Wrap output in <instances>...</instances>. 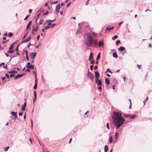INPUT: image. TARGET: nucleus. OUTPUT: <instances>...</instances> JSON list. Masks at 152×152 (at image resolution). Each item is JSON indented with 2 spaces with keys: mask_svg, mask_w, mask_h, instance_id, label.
Returning <instances> with one entry per match:
<instances>
[{
  "mask_svg": "<svg viewBox=\"0 0 152 152\" xmlns=\"http://www.w3.org/2000/svg\"><path fill=\"white\" fill-rule=\"evenodd\" d=\"M6 79V77H4L2 78V81H4V80Z\"/></svg>",
  "mask_w": 152,
  "mask_h": 152,
  "instance_id": "63",
  "label": "nucleus"
},
{
  "mask_svg": "<svg viewBox=\"0 0 152 152\" xmlns=\"http://www.w3.org/2000/svg\"><path fill=\"white\" fill-rule=\"evenodd\" d=\"M26 31H27V33L23 37V39H25L26 38V37L27 35V34L28 33V30H26Z\"/></svg>",
  "mask_w": 152,
  "mask_h": 152,
  "instance_id": "28",
  "label": "nucleus"
},
{
  "mask_svg": "<svg viewBox=\"0 0 152 152\" xmlns=\"http://www.w3.org/2000/svg\"><path fill=\"white\" fill-rule=\"evenodd\" d=\"M81 33V28H78L75 34H80Z\"/></svg>",
  "mask_w": 152,
  "mask_h": 152,
  "instance_id": "10",
  "label": "nucleus"
},
{
  "mask_svg": "<svg viewBox=\"0 0 152 152\" xmlns=\"http://www.w3.org/2000/svg\"><path fill=\"white\" fill-rule=\"evenodd\" d=\"M113 57L115 58H117L118 57V55L116 53H114L113 54Z\"/></svg>",
  "mask_w": 152,
  "mask_h": 152,
  "instance_id": "21",
  "label": "nucleus"
},
{
  "mask_svg": "<svg viewBox=\"0 0 152 152\" xmlns=\"http://www.w3.org/2000/svg\"><path fill=\"white\" fill-rule=\"evenodd\" d=\"M148 99V97H147L144 100V101H143V103L144 104V105H145V103H146V102Z\"/></svg>",
  "mask_w": 152,
  "mask_h": 152,
  "instance_id": "30",
  "label": "nucleus"
},
{
  "mask_svg": "<svg viewBox=\"0 0 152 152\" xmlns=\"http://www.w3.org/2000/svg\"><path fill=\"white\" fill-rule=\"evenodd\" d=\"M113 114L114 116H112V118L113 121L114 126L116 127V129H118L123 124L125 119L122 117L121 112H114Z\"/></svg>",
  "mask_w": 152,
  "mask_h": 152,
  "instance_id": "2",
  "label": "nucleus"
},
{
  "mask_svg": "<svg viewBox=\"0 0 152 152\" xmlns=\"http://www.w3.org/2000/svg\"><path fill=\"white\" fill-rule=\"evenodd\" d=\"M100 53H99L97 55L96 58V60H99L100 58Z\"/></svg>",
  "mask_w": 152,
  "mask_h": 152,
  "instance_id": "31",
  "label": "nucleus"
},
{
  "mask_svg": "<svg viewBox=\"0 0 152 152\" xmlns=\"http://www.w3.org/2000/svg\"><path fill=\"white\" fill-rule=\"evenodd\" d=\"M61 6L60 4H58L56 7V10L57 11V13H58L59 12V10L61 8Z\"/></svg>",
  "mask_w": 152,
  "mask_h": 152,
  "instance_id": "8",
  "label": "nucleus"
},
{
  "mask_svg": "<svg viewBox=\"0 0 152 152\" xmlns=\"http://www.w3.org/2000/svg\"><path fill=\"white\" fill-rule=\"evenodd\" d=\"M25 54H26V56L28 55V51L27 50H26L25 51Z\"/></svg>",
  "mask_w": 152,
  "mask_h": 152,
  "instance_id": "48",
  "label": "nucleus"
},
{
  "mask_svg": "<svg viewBox=\"0 0 152 152\" xmlns=\"http://www.w3.org/2000/svg\"><path fill=\"white\" fill-rule=\"evenodd\" d=\"M105 82L106 84L107 85H109L110 84V80L108 78L105 79Z\"/></svg>",
  "mask_w": 152,
  "mask_h": 152,
  "instance_id": "20",
  "label": "nucleus"
},
{
  "mask_svg": "<svg viewBox=\"0 0 152 152\" xmlns=\"http://www.w3.org/2000/svg\"><path fill=\"white\" fill-rule=\"evenodd\" d=\"M123 115H124L125 117H127L130 116V115L124 114Z\"/></svg>",
  "mask_w": 152,
  "mask_h": 152,
  "instance_id": "44",
  "label": "nucleus"
},
{
  "mask_svg": "<svg viewBox=\"0 0 152 152\" xmlns=\"http://www.w3.org/2000/svg\"><path fill=\"white\" fill-rule=\"evenodd\" d=\"M95 80H96L95 83H98V82L99 81V80L98 79V78H97V79L95 78Z\"/></svg>",
  "mask_w": 152,
  "mask_h": 152,
  "instance_id": "53",
  "label": "nucleus"
},
{
  "mask_svg": "<svg viewBox=\"0 0 152 152\" xmlns=\"http://www.w3.org/2000/svg\"><path fill=\"white\" fill-rule=\"evenodd\" d=\"M15 75H13V74H11L10 75V77H13Z\"/></svg>",
  "mask_w": 152,
  "mask_h": 152,
  "instance_id": "61",
  "label": "nucleus"
},
{
  "mask_svg": "<svg viewBox=\"0 0 152 152\" xmlns=\"http://www.w3.org/2000/svg\"><path fill=\"white\" fill-rule=\"evenodd\" d=\"M17 113V112H15L14 111H12L11 112L12 115L14 116Z\"/></svg>",
  "mask_w": 152,
  "mask_h": 152,
  "instance_id": "32",
  "label": "nucleus"
},
{
  "mask_svg": "<svg viewBox=\"0 0 152 152\" xmlns=\"http://www.w3.org/2000/svg\"><path fill=\"white\" fill-rule=\"evenodd\" d=\"M104 151L105 152H107L108 150V146L107 145H105L104 146Z\"/></svg>",
  "mask_w": 152,
  "mask_h": 152,
  "instance_id": "22",
  "label": "nucleus"
},
{
  "mask_svg": "<svg viewBox=\"0 0 152 152\" xmlns=\"http://www.w3.org/2000/svg\"><path fill=\"white\" fill-rule=\"evenodd\" d=\"M100 90V91H102V88L101 86H99L98 88Z\"/></svg>",
  "mask_w": 152,
  "mask_h": 152,
  "instance_id": "56",
  "label": "nucleus"
},
{
  "mask_svg": "<svg viewBox=\"0 0 152 152\" xmlns=\"http://www.w3.org/2000/svg\"><path fill=\"white\" fill-rule=\"evenodd\" d=\"M15 51L13 50H10L9 51H8L7 52V53H13Z\"/></svg>",
  "mask_w": 152,
  "mask_h": 152,
  "instance_id": "33",
  "label": "nucleus"
},
{
  "mask_svg": "<svg viewBox=\"0 0 152 152\" xmlns=\"http://www.w3.org/2000/svg\"><path fill=\"white\" fill-rule=\"evenodd\" d=\"M40 36L39 35L37 36V40H38L39 39Z\"/></svg>",
  "mask_w": 152,
  "mask_h": 152,
  "instance_id": "52",
  "label": "nucleus"
},
{
  "mask_svg": "<svg viewBox=\"0 0 152 152\" xmlns=\"http://www.w3.org/2000/svg\"><path fill=\"white\" fill-rule=\"evenodd\" d=\"M114 28V27H113L111 28H108V27H107L106 28V30H108V31H110L111 30H112L113 29V28Z\"/></svg>",
  "mask_w": 152,
  "mask_h": 152,
  "instance_id": "27",
  "label": "nucleus"
},
{
  "mask_svg": "<svg viewBox=\"0 0 152 152\" xmlns=\"http://www.w3.org/2000/svg\"><path fill=\"white\" fill-rule=\"evenodd\" d=\"M31 64L30 63L28 62L27 63V66H31Z\"/></svg>",
  "mask_w": 152,
  "mask_h": 152,
  "instance_id": "41",
  "label": "nucleus"
},
{
  "mask_svg": "<svg viewBox=\"0 0 152 152\" xmlns=\"http://www.w3.org/2000/svg\"><path fill=\"white\" fill-rule=\"evenodd\" d=\"M44 20H42V19H40L38 24H39L40 25L42 24L43 22H44Z\"/></svg>",
  "mask_w": 152,
  "mask_h": 152,
  "instance_id": "25",
  "label": "nucleus"
},
{
  "mask_svg": "<svg viewBox=\"0 0 152 152\" xmlns=\"http://www.w3.org/2000/svg\"><path fill=\"white\" fill-rule=\"evenodd\" d=\"M49 12L47 10L46 12L43 14V15H46Z\"/></svg>",
  "mask_w": 152,
  "mask_h": 152,
  "instance_id": "43",
  "label": "nucleus"
},
{
  "mask_svg": "<svg viewBox=\"0 0 152 152\" xmlns=\"http://www.w3.org/2000/svg\"><path fill=\"white\" fill-rule=\"evenodd\" d=\"M29 15H26V17L24 19V20H26V19L28 18V17H29Z\"/></svg>",
  "mask_w": 152,
  "mask_h": 152,
  "instance_id": "49",
  "label": "nucleus"
},
{
  "mask_svg": "<svg viewBox=\"0 0 152 152\" xmlns=\"http://www.w3.org/2000/svg\"><path fill=\"white\" fill-rule=\"evenodd\" d=\"M136 115L135 114H134L133 115H130V118H135L136 117Z\"/></svg>",
  "mask_w": 152,
  "mask_h": 152,
  "instance_id": "35",
  "label": "nucleus"
},
{
  "mask_svg": "<svg viewBox=\"0 0 152 152\" xmlns=\"http://www.w3.org/2000/svg\"><path fill=\"white\" fill-rule=\"evenodd\" d=\"M26 106V103L25 102L24 103V104H23L22 106V110L24 111L25 110Z\"/></svg>",
  "mask_w": 152,
  "mask_h": 152,
  "instance_id": "11",
  "label": "nucleus"
},
{
  "mask_svg": "<svg viewBox=\"0 0 152 152\" xmlns=\"http://www.w3.org/2000/svg\"><path fill=\"white\" fill-rule=\"evenodd\" d=\"M91 61L90 62V64H93L94 62H95V61L94 60H93V61Z\"/></svg>",
  "mask_w": 152,
  "mask_h": 152,
  "instance_id": "60",
  "label": "nucleus"
},
{
  "mask_svg": "<svg viewBox=\"0 0 152 152\" xmlns=\"http://www.w3.org/2000/svg\"><path fill=\"white\" fill-rule=\"evenodd\" d=\"M5 65V63H1L0 64V66H4Z\"/></svg>",
  "mask_w": 152,
  "mask_h": 152,
  "instance_id": "50",
  "label": "nucleus"
},
{
  "mask_svg": "<svg viewBox=\"0 0 152 152\" xmlns=\"http://www.w3.org/2000/svg\"><path fill=\"white\" fill-rule=\"evenodd\" d=\"M118 37V36L117 35H115L113 37H112V39L113 40H114L116 38H117Z\"/></svg>",
  "mask_w": 152,
  "mask_h": 152,
  "instance_id": "34",
  "label": "nucleus"
},
{
  "mask_svg": "<svg viewBox=\"0 0 152 152\" xmlns=\"http://www.w3.org/2000/svg\"><path fill=\"white\" fill-rule=\"evenodd\" d=\"M95 74L96 75L95 77V78H98L99 77V73L97 71H96L95 72Z\"/></svg>",
  "mask_w": 152,
  "mask_h": 152,
  "instance_id": "12",
  "label": "nucleus"
},
{
  "mask_svg": "<svg viewBox=\"0 0 152 152\" xmlns=\"http://www.w3.org/2000/svg\"><path fill=\"white\" fill-rule=\"evenodd\" d=\"M32 45V44H31L30 42H29V44H28V45H27L28 47L29 48V45Z\"/></svg>",
  "mask_w": 152,
  "mask_h": 152,
  "instance_id": "54",
  "label": "nucleus"
},
{
  "mask_svg": "<svg viewBox=\"0 0 152 152\" xmlns=\"http://www.w3.org/2000/svg\"><path fill=\"white\" fill-rule=\"evenodd\" d=\"M15 43V42H13L10 45V46L9 48V49L10 50H11L13 48L14 45Z\"/></svg>",
  "mask_w": 152,
  "mask_h": 152,
  "instance_id": "19",
  "label": "nucleus"
},
{
  "mask_svg": "<svg viewBox=\"0 0 152 152\" xmlns=\"http://www.w3.org/2000/svg\"><path fill=\"white\" fill-rule=\"evenodd\" d=\"M48 23V26H46L45 27V29L46 30L48 29L49 28H50V26L52 25V23Z\"/></svg>",
  "mask_w": 152,
  "mask_h": 152,
  "instance_id": "14",
  "label": "nucleus"
},
{
  "mask_svg": "<svg viewBox=\"0 0 152 152\" xmlns=\"http://www.w3.org/2000/svg\"><path fill=\"white\" fill-rule=\"evenodd\" d=\"M63 10H61V11H60V14L61 15H62L63 14Z\"/></svg>",
  "mask_w": 152,
  "mask_h": 152,
  "instance_id": "59",
  "label": "nucleus"
},
{
  "mask_svg": "<svg viewBox=\"0 0 152 152\" xmlns=\"http://www.w3.org/2000/svg\"><path fill=\"white\" fill-rule=\"evenodd\" d=\"M93 53H90L89 59L90 61H92L93 59Z\"/></svg>",
  "mask_w": 152,
  "mask_h": 152,
  "instance_id": "16",
  "label": "nucleus"
},
{
  "mask_svg": "<svg viewBox=\"0 0 152 152\" xmlns=\"http://www.w3.org/2000/svg\"><path fill=\"white\" fill-rule=\"evenodd\" d=\"M25 74H18L16 76H15L14 78L15 80L18 79L19 78L22 77L23 76H24Z\"/></svg>",
  "mask_w": 152,
  "mask_h": 152,
  "instance_id": "5",
  "label": "nucleus"
},
{
  "mask_svg": "<svg viewBox=\"0 0 152 152\" xmlns=\"http://www.w3.org/2000/svg\"><path fill=\"white\" fill-rule=\"evenodd\" d=\"M96 36L94 32L88 33L84 35V44L88 47H97L98 41L97 39H94L93 37Z\"/></svg>",
  "mask_w": 152,
  "mask_h": 152,
  "instance_id": "1",
  "label": "nucleus"
},
{
  "mask_svg": "<svg viewBox=\"0 0 152 152\" xmlns=\"http://www.w3.org/2000/svg\"><path fill=\"white\" fill-rule=\"evenodd\" d=\"M32 11V10L31 9H30L29 10V13H31Z\"/></svg>",
  "mask_w": 152,
  "mask_h": 152,
  "instance_id": "62",
  "label": "nucleus"
},
{
  "mask_svg": "<svg viewBox=\"0 0 152 152\" xmlns=\"http://www.w3.org/2000/svg\"><path fill=\"white\" fill-rule=\"evenodd\" d=\"M125 49V48L123 46H121L118 48V50L120 51H124Z\"/></svg>",
  "mask_w": 152,
  "mask_h": 152,
  "instance_id": "13",
  "label": "nucleus"
},
{
  "mask_svg": "<svg viewBox=\"0 0 152 152\" xmlns=\"http://www.w3.org/2000/svg\"><path fill=\"white\" fill-rule=\"evenodd\" d=\"M120 42V41L119 40H118L116 42L115 44L116 45H118Z\"/></svg>",
  "mask_w": 152,
  "mask_h": 152,
  "instance_id": "38",
  "label": "nucleus"
},
{
  "mask_svg": "<svg viewBox=\"0 0 152 152\" xmlns=\"http://www.w3.org/2000/svg\"><path fill=\"white\" fill-rule=\"evenodd\" d=\"M31 39V36H29L27 38H26V39L24 40L22 42H26L28 41H29Z\"/></svg>",
  "mask_w": 152,
  "mask_h": 152,
  "instance_id": "7",
  "label": "nucleus"
},
{
  "mask_svg": "<svg viewBox=\"0 0 152 152\" xmlns=\"http://www.w3.org/2000/svg\"><path fill=\"white\" fill-rule=\"evenodd\" d=\"M104 45V42L102 40L99 41L98 42V46L100 47L101 46L103 47Z\"/></svg>",
  "mask_w": 152,
  "mask_h": 152,
  "instance_id": "9",
  "label": "nucleus"
},
{
  "mask_svg": "<svg viewBox=\"0 0 152 152\" xmlns=\"http://www.w3.org/2000/svg\"><path fill=\"white\" fill-rule=\"evenodd\" d=\"M97 83L98 86H101L102 85V82L100 80H99Z\"/></svg>",
  "mask_w": 152,
  "mask_h": 152,
  "instance_id": "29",
  "label": "nucleus"
},
{
  "mask_svg": "<svg viewBox=\"0 0 152 152\" xmlns=\"http://www.w3.org/2000/svg\"><path fill=\"white\" fill-rule=\"evenodd\" d=\"M9 146H7L6 148H5L4 149V150L5 151H7L8 150V149L9 148Z\"/></svg>",
  "mask_w": 152,
  "mask_h": 152,
  "instance_id": "36",
  "label": "nucleus"
},
{
  "mask_svg": "<svg viewBox=\"0 0 152 152\" xmlns=\"http://www.w3.org/2000/svg\"><path fill=\"white\" fill-rule=\"evenodd\" d=\"M33 32H36L38 31L39 29V27L36 24H34L33 26Z\"/></svg>",
  "mask_w": 152,
  "mask_h": 152,
  "instance_id": "4",
  "label": "nucleus"
},
{
  "mask_svg": "<svg viewBox=\"0 0 152 152\" xmlns=\"http://www.w3.org/2000/svg\"><path fill=\"white\" fill-rule=\"evenodd\" d=\"M87 75L88 78L90 79L92 81L94 80V75L93 74L89 72V69L88 70Z\"/></svg>",
  "mask_w": 152,
  "mask_h": 152,
  "instance_id": "3",
  "label": "nucleus"
},
{
  "mask_svg": "<svg viewBox=\"0 0 152 152\" xmlns=\"http://www.w3.org/2000/svg\"><path fill=\"white\" fill-rule=\"evenodd\" d=\"M89 1V0H88L87 1L86 3V5L87 6L88 4L89 3L88 2Z\"/></svg>",
  "mask_w": 152,
  "mask_h": 152,
  "instance_id": "55",
  "label": "nucleus"
},
{
  "mask_svg": "<svg viewBox=\"0 0 152 152\" xmlns=\"http://www.w3.org/2000/svg\"><path fill=\"white\" fill-rule=\"evenodd\" d=\"M26 59L27 60H29V57L28 55L26 56Z\"/></svg>",
  "mask_w": 152,
  "mask_h": 152,
  "instance_id": "57",
  "label": "nucleus"
},
{
  "mask_svg": "<svg viewBox=\"0 0 152 152\" xmlns=\"http://www.w3.org/2000/svg\"><path fill=\"white\" fill-rule=\"evenodd\" d=\"M17 69L18 70H20L21 69L20 67H17Z\"/></svg>",
  "mask_w": 152,
  "mask_h": 152,
  "instance_id": "64",
  "label": "nucleus"
},
{
  "mask_svg": "<svg viewBox=\"0 0 152 152\" xmlns=\"http://www.w3.org/2000/svg\"><path fill=\"white\" fill-rule=\"evenodd\" d=\"M40 15V13H39L37 15L36 17L37 19H38L39 18V17Z\"/></svg>",
  "mask_w": 152,
  "mask_h": 152,
  "instance_id": "46",
  "label": "nucleus"
},
{
  "mask_svg": "<svg viewBox=\"0 0 152 152\" xmlns=\"http://www.w3.org/2000/svg\"><path fill=\"white\" fill-rule=\"evenodd\" d=\"M8 72L10 74H14L18 73V72L14 70H12Z\"/></svg>",
  "mask_w": 152,
  "mask_h": 152,
  "instance_id": "18",
  "label": "nucleus"
},
{
  "mask_svg": "<svg viewBox=\"0 0 152 152\" xmlns=\"http://www.w3.org/2000/svg\"><path fill=\"white\" fill-rule=\"evenodd\" d=\"M106 126H107V129H109V123H107V125H106Z\"/></svg>",
  "mask_w": 152,
  "mask_h": 152,
  "instance_id": "51",
  "label": "nucleus"
},
{
  "mask_svg": "<svg viewBox=\"0 0 152 152\" xmlns=\"http://www.w3.org/2000/svg\"><path fill=\"white\" fill-rule=\"evenodd\" d=\"M27 69L26 70V71H29V70L28 69V68H31L33 69L34 68V67H27Z\"/></svg>",
  "mask_w": 152,
  "mask_h": 152,
  "instance_id": "45",
  "label": "nucleus"
},
{
  "mask_svg": "<svg viewBox=\"0 0 152 152\" xmlns=\"http://www.w3.org/2000/svg\"><path fill=\"white\" fill-rule=\"evenodd\" d=\"M3 36H4L5 37H7L8 36V34L7 33H5L3 35Z\"/></svg>",
  "mask_w": 152,
  "mask_h": 152,
  "instance_id": "58",
  "label": "nucleus"
},
{
  "mask_svg": "<svg viewBox=\"0 0 152 152\" xmlns=\"http://www.w3.org/2000/svg\"><path fill=\"white\" fill-rule=\"evenodd\" d=\"M56 20V18L54 19L53 20H45V23H49V22H52Z\"/></svg>",
  "mask_w": 152,
  "mask_h": 152,
  "instance_id": "15",
  "label": "nucleus"
},
{
  "mask_svg": "<svg viewBox=\"0 0 152 152\" xmlns=\"http://www.w3.org/2000/svg\"><path fill=\"white\" fill-rule=\"evenodd\" d=\"M20 45V44L15 49V51L16 52H18V47Z\"/></svg>",
  "mask_w": 152,
  "mask_h": 152,
  "instance_id": "39",
  "label": "nucleus"
},
{
  "mask_svg": "<svg viewBox=\"0 0 152 152\" xmlns=\"http://www.w3.org/2000/svg\"><path fill=\"white\" fill-rule=\"evenodd\" d=\"M109 143H111L113 141V139L112 136L110 137L109 139Z\"/></svg>",
  "mask_w": 152,
  "mask_h": 152,
  "instance_id": "24",
  "label": "nucleus"
},
{
  "mask_svg": "<svg viewBox=\"0 0 152 152\" xmlns=\"http://www.w3.org/2000/svg\"><path fill=\"white\" fill-rule=\"evenodd\" d=\"M37 87V84L36 83L34 86V88L35 89H36Z\"/></svg>",
  "mask_w": 152,
  "mask_h": 152,
  "instance_id": "42",
  "label": "nucleus"
},
{
  "mask_svg": "<svg viewBox=\"0 0 152 152\" xmlns=\"http://www.w3.org/2000/svg\"><path fill=\"white\" fill-rule=\"evenodd\" d=\"M118 132H116L115 134V138L116 140L117 139L118 137Z\"/></svg>",
  "mask_w": 152,
  "mask_h": 152,
  "instance_id": "26",
  "label": "nucleus"
},
{
  "mask_svg": "<svg viewBox=\"0 0 152 152\" xmlns=\"http://www.w3.org/2000/svg\"><path fill=\"white\" fill-rule=\"evenodd\" d=\"M5 76L6 77L7 79L10 78V77L9 76V75L8 74L6 73L5 75Z\"/></svg>",
  "mask_w": 152,
  "mask_h": 152,
  "instance_id": "40",
  "label": "nucleus"
},
{
  "mask_svg": "<svg viewBox=\"0 0 152 152\" xmlns=\"http://www.w3.org/2000/svg\"><path fill=\"white\" fill-rule=\"evenodd\" d=\"M4 54L6 55V56H7V57H9V56H10V58H11V59L12 58H13L14 57H16V56H13L12 57H11V56H9V55L8 54H7V53H4Z\"/></svg>",
  "mask_w": 152,
  "mask_h": 152,
  "instance_id": "23",
  "label": "nucleus"
},
{
  "mask_svg": "<svg viewBox=\"0 0 152 152\" xmlns=\"http://www.w3.org/2000/svg\"><path fill=\"white\" fill-rule=\"evenodd\" d=\"M31 23H32V21L31 20L29 22V23L27 25L26 27V30H27V29H28L29 28L31 24Z\"/></svg>",
  "mask_w": 152,
  "mask_h": 152,
  "instance_id": "17",
  "label": "nucleus"
},
{
  "mask_svg": "<svg viewBox=\"0 0 152 152\" xmlns=\"http://www.w3.org/2000/svg\"><path fill=\"white\" fill-rule=\"evenodd\" d=\"M13 35V34L12 33H9L8 34V36L10 37H12Z\"/></svg>",
  "mask_w": 152,
  "mask_h": 152,
  "instance_id": "37",
  "label": "nucleus"
},
{
  "mask_svg": "<svg viewBox=\"0 0 152 152\" xmlns=\"http://www.w3.org/2000/svg\"><path fill=\"white\" fill-rule=\"evenodd\" d=\"M37 97H35L33 99V102L34 103L36 100Z\"/></svg>",
  "mask_w": 152,
  "mask_h": 152,
  "instance_id": "47",
  "label": "nucleus"
},
{
  "mask_svg": "<svg viewBox=\"0 0 152 152\" xmlns=\"http://www.w3.org/2000/svg\"><path fill=\"white\" fill-rule=\"evenodd\" d=\"M37 54L36 52L31 53L30 54L31 57L32 59H34L35 58V56Z\"/></svg>",
  "mask_w": 152,
  "mask_h": 152,
  "instance_id": "6",
  "label": "nucleus"
}]
</instances>
